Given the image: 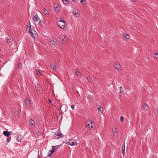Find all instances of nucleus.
<instances>
[{"label": "nucleus", "instance_id": "34", "mask_svg": "<svg viewBox=\"0 0 158 158\" xmlns=\"http://www.w3.org/2000/svg\"><path fill=\"white\" fill-rule=\"evenodd\" d=\"M18 67L19 68H22V64L20 63H19L18 64Z\"/></svg>", "mask_w": 158, "mask_h": 158}, {"label": "nucleus", "instance_id": "33", "mask_svg": "<svg viewBox=\"0 0 158 158\" xmlns=\"http://www.w3.org/2000/svg\"><path fill=\"white\" fill-rule=\"evenodd\" d=\"M86 127L88 128L89 129L90 127V124L89 123L88 124L86 125Z\"/></svg>", "mask_w": 158, "mask_h": 158}, {"label": "nucleus", "instance_id": "42", "mask_svg": "<svg viewBox=\"0 0 158 158\" xmlns=\"http://www.w3.org/2000/svg\"><path fill=\"white\" fill-rule=\"evenodd\" d=\"M90 99H91V100H92V97H91V98H90Z\"/></svg>", "mask_w": 158, "mask_h": 158}, {"label": "nucleus", "instance_id": "6", "mask_svg": "<svg viewBox=\"0 0 158 158\" xmlns=\"http://www.w3.org/2000/svg\"><path fill=\"white\" fill-rule=\"evenodd\" d=\"M55 136L57 137V139L60 138V137H64L63 135L61 133L58 132H56L55 133Z\"/></svg>", "mask_w": 158, "mask_h": 158}, {"label": "nucleus", "instance_id": "31", "mask_svg": "<svg viewBox=\"0 0 158 158\" xmlns=\"http://www.w3.org/2000/svg\"><path fill=\"white\" fill-rule=\"evenodd\" d=\"M54 8H55V10H56V11H58V10H59L58 8V7H57V6H54Z\"/></svg>", "mask_w": 158, "mask_h": 158}, {"label": "nucleus", "instance_id": "26", "mask_svg": "<svg viewBox=\"0 0 158 158\" xmlns=\"http://www.w3.org/2000/svg\"><path fill=\"white\" fill-rule=\"evenodd\" d=\"M153 54L155 56H156V57L158 58V53H157L155 51H154L153 52Z\"/></svg>", "mask_w": 158, "mask_h": 158}, {"label": "nucleus", "instance_id": "2", "mask_svg": "<svg viewBox=\"0 0 158 158\" xmlns=\"http://www.w3.org/2000/svg\"><path fill=\"white\" fill-rule=\"evenodd\" d=\"M148 106L147 104L146 103L142 104V107L139 108L140 112L141 113H143L144 112H145L148 109Z\"/></svg>", "mask_w": 158, "mask_h": 158}, {"label": "nucleus", "instance_id": "3", "mask_svg": "<svg viewBox=\"0 0 158 158\" xmlns=\"http://www.w3.org/2000/svg\"><path fill=\"white\" fill-rule=\"evenodd\" d=\"M58 26L61 28L63 29L65 27V24L64 21L62 20H60L57 22Z\"/></svg>", "mask_w": 158, "mask_h": 158}, {"label": "nucleus", "instance_id": "39", "mask_svg": "<svg viewBox=\"0 0 158 158\" xmlns=\"http://www.w3.org/2000/svg\"><path fill=\"white\" fill-rule=\"evenodd\" d=\"M41 23L40 21H39V24H41Z\"/></svg>", "mask_w": 158, "mask_h": 158}, {"label": "nucleus", "instance_id": "1", "mask_svg": "<svg viewBox=\"0 0 158 158\" xmlns=\"http://www.w3.org/2000/svg\"><path fill=\"white\" fill-rule=\"evenodd\" d=\"M27 29H28V33L33 38L35 39L38 37V34L37 32L33 28H31V23L30 22L28 23L27 25Z\"/></svg>", "mask_w": 158, "mask_h": 158}, {"label": "nucleus", "instance_id": "25", "mask_svg": "<svg viewBox=\"0 0 158 158\" xmlns=\"http://www.w3.org/2000/svg\"><path fill=\"white\" fill-rule=\"evenodd\" d=\"M94 123V122L92 121L90 122L89 123V124H90V129H91V128H93V124Z\"/></svg>", "mask_w": 158, "mask_h": 158}, {"label": "nucleus", "instance_id": "14", "mask_svg": "<svg viewBox=\"0 0 158 158\" xmlns=\"http://www.w3.org/2000/svg\"><path fill=\"white\" fill-rule=\"evenodd\" d=\"M98 111H100L101 113L102 114L103 111V108L101 106H99L97 109Z\"/></svg>", "mask_w": 158, "mask_h": 158}, {"label": "nucleus", "instance_id": "28", "mask_svg": "<svg viewBox=\"0 0 158 158\" xmlns=\"http://www.w3.org/2000/svg\"><path fill=\"white\" fill-rule=\"evenodd\" d=\"M11 137H10L9 138H8L6 139V142L7 143H9L10 142V140H11Z\"/></svg>", "mask_w": 158, "mask_h": 158}, {"label": "nucleus", "instance_id": "41", "mask_svg": "<svg viewBox=\"0 0 158 158\" xmlns=\"http://www.w3.org/2000/svg\"><path fill=\"white\" fill-rule=\"evenodd\" d=\"M10 133H12V131H10Z\"/></svg>", "mask_w": 158, "mask_h": 158}, {"label": "nucleus", "instance_id": "20", "mask_svg": "<svg viewBox=\"0 0 158 158\" xmlns=\"http://www.w3.org/2000/svg\"><path fill=\"white\" fill-rule=\"evenodd\" d=\"M29 124L30 125H34L35 124V121L34 120L32 119H31L30 121H29Z\"/></svg>", "mask_w": 158, "mask_h": 158}, {"label": "nucleus", "instance_id": "21", "mask_svg": "<svg viewBox=\"0 0 158 158\" xmlns=\"http://www.w3.org/2000/svg\"><path fill=\"white\" fill-rule=\"evenodd\" d=\"M122 153H123V156H124V153H125V146H122Z\"/></svg>", "mask_w": 158, "mask_h": 158}, {"label": "nucleus", "instance_id": "18", "mask_svg": "<svg viewBox=\"0 0 158 158\" xmlns=\"http://www.w3.org/2000/svg\"><path fill=\"white\" fill-rule=\"evenodd\" d=\"M30 100L28 98H26L25 100V104L28 105L30 104Z\"/></svg>", "mask_w": 158, "mask_h": 158}, {"label": "nucleus", "instance_id": "24", "mask_svg": "<svg viewBox=\"0 0 158 158\" xmlns=\"http://www.w3.org/2000/svg\"><path fill=\"white\" fill-rule=\"evenodd\" d=\"M87 79L89 83L91 82V81L92 80V79L91 77H87Z\"/></svg>", "mask_w": 158, "mask_h": 158}, {"label": "nucleus", "instance_id": "32", "mask_svg": "<svg viewBox=\"0 0 158 158\" xmlns=\"http://www.w3.org/2000/svg\"><path fill=\"white\" fill-rule=\"evenodd\" d=\"M84 2L85 3V0H81V3L82 4H85V3H84Z\"/></svg>", "mask_w": 158, "mask_h": 158}, {"label": "nucleus", "instance_id": "16", "mask_svg": "<svg viewBox=\"0 0 158 158\" xmlns=\"http://www.w3.org/2000/svg\"><path fill=\"white\" fill-rule=\"evenodd\" d=\"M22 137L21 135H18L16 138L17 141L18 142H20L22 140Z\"/></svg>", "mask_w": 158, "mask_h": 158}, {"label": "nucleus", "instance_id": "4", "mask_svg": "<svg viewBox=\"0 0 158 158\" xmlns=\"http://www.w3.org/2000/svg\"><path fill=\"white\" fill-rule=\"evenodd\" d=\"M60 39L64 43H65L68 41V39L65 35H61L60 36Z\"/></svg>", "mask_w": 158, "mask_h": 158}, {"label": "nucleus", "instance_id": "30", "mask_svg": "<svg viewBox=\"0 0 158 158\" xmlns=\"http://www.w3.org/2000/svg\"><path fill=\"white\" fill-rule=\"evenodd\" d=\"M51 67L53 69H55V70H56V68H57V66H56V65H54L53 66V67H52V65H51Z\"/></svg>", "mask_w": 158, "mask_h": 158}, {"label": "nucleus", "instance_id": "10", "mask_svg": "<svg viewBox=\"0 0 158 158\" xmlns=\"http://www.w3.org/2000/svg\"><path fill=\"white\" fill-rule=\"evenodd\" d=\"M33 20L35 22H37L40 20V19L38 16L37 15H36L33 17Z\"/></svg>", "mask_w": 158, "mask_h": 158}, {"label": "nucleus", "instance_id": "19", "mask_svg": "<svg viewBox=\"0 0 158 158\" xmlns=\"http://www.w3.org/2000/svg\"><path fill=\"white\" fill-rule=\"evenodd\" d=\"M64 4L65 5L67 6L68 4L69 1L68 0H62Z\"/></svg>", "mask_w": 158, "mask_h": 158}, {"label": "nucleus", "instance_id": "8", "mask_svg": "<svg viewBox=\"0 0 158 158\" xmlns=\"http://www.w3.org/2000/svg\"><path fill=\"white\" fill-rule=\"evenodd\" d=\"M73 13L74 14V16L76 17H79L80 16V14L78 12V11L77 9H74L73 10Z\"/></svg>", "mask_w": 158, "mask_h": 158}, {"label": "nucleus", "instance_id": "37", "mask_svg": "<svg viewBox=\"0 0 158 158\" xmlns=\"http://www.w3.org/2000/svg\"><path fill=\"white\" fill-rule=\"evenodd\" d=\"M48 101L49 102V104H51L52 103V102L51 101V100H48Z\"/></svg>", "mask_w": 158, "mask_h": 158}, {"label": "nucleus", "instance_id": "5", "mask_svg": "<svg viewBox=\"0 0 158 158\" xmlns=\"http://www.w3.org/2000/svg\"><path fill=\"white\" fill-rule=\"evenodd\" d=\"M72 141V139L71 140H69V141L67 142V143L71 146H73L77 144V143L75 140H73V141Z\"/></svg>", "mask_w": 158, "mask_h": 158}, {"label": "nucleus", "instance_id": "13", "mask_svg": "<svg viewBox=\"0 0 158 158\" xmlns=\"http://www.w3.org/2000/svg\"><path fill=\"white\" fill-rule=\"evenodd\" d=\"M3 135L6 136L8 137L10 135V132L7 131H4L3 132Z\"/></svg>", "mask_w": 158, "mask_h": 158}, {"label": "nucleus", "instance_id": "40", "mask_svg": "<svg viewBox=\"0 0 158 158\" xmlns=\"http://www.w3.org/2000/svg\"><path fill=\"white\" fill-rule=\"evenodd\" d=\"M72 0V1H73V2H74V1H75V0Z\"/></svg>", "mask_w": 158, "mask_h": 158}, {"label": "nucleus", "instance_id": "29", "mask_svg": "<svg viewBox=\"0 0 158 158\" xmlns=\"http://www.w3.org/2000/svg\"><path fill=\"white\" fill-rule=\"evenodd\" d=\"M120 120H121V122H123L124 120V119L123 117L121 116L120 117Z\"/></svg>", "mask_w": 158, "mask_h": 158}, {"label": "nucleus", "instance_id": "36", "mask_svg": "<svg viewBox=\"0 0 158 158\" xmlns=\"http://www.w3.org/2000/svg\"><path fill=\"white\" fill-rule=\"evenodd\" d=\"M75 107V106L74 105H71V108H72V109H73Z\"/></svg>", "mask_w": 158, "mask_h": 158}, {"label": "nucleus", "instance_id": "22", "mask_svg": "<svg viewBox=\"0 0 158 158\" xmlns=\"http://www.w3.org/2000/svg\"><path fill=\"white\" fill-rule=\"evenodd\" d=\"M60 146L59 145H58V146H52V149H54V151H55L56 152V149H57V148H58V147H59Z\"/></svg>", "mask_w": 158, "mask_h": 158}, {"label": "nucleus", "instance_id": "17", "mask_svg": "<svg viewBox=\"0 0 158 158\" xmlns=\"http://www.w3.org/2000/svg\"><path fill=\"white\" fill-rule=\"evenodd\" d=\"M73 72L76 73L78 76H80L81 75V73L78 71H77L76 69L73 70Z\"/></svg>", "mask_w": 158, "mask_h": 158}, {"label": "nucleus", "instance_id": "7", "mask_svg": "<svg viewBox=\"0 0 158 158\" xmlns=\"http://www.w3.org/2000/svg\"><path fill=\"white\" fill-rule=\"evenodd\" d=\"M114 67L117 69V70L120 71L121 70V66L118 63H115L114 65Z\"/></svg>", "mask_w": 158, "mask_h": 158}, {"label": "nucleus", "instance_id": "15", "mask_svg": "<svg viewBox=\"0 0 158 158\" xmlns=\"http://www.w3.org/2000/svg\"><path fill=\"white\" fill-rule=\"evenodd\" d=\"M122 37L124 38L127 40L128 39V35L126 34L125 33L123 34L122 35Z\"/></svg>", "mask_w": 158, "mask_h": 158}, {"label": "nucleus", "instance_id": "38", "mask_svg": "<svg viewBox=\"0 0 158 158\" xmlns=\"http://www.w3.org/2000/svg\"><path fill=\"white\" fill-rule=\"evenodd\" d=\"M122 89V86H121L120 87V91H121V90Z\"/></svg>", "mask_w": 158, "mask_h": 158}, {"label": "nucleus", "instance_id": "9", "mask_svg": "<svg viewBox=\"0 0 158 158\" xmlns=\"http://www.w3.org/2000/svg\"><path fill=\"white\" fill-rule=\"evenodd\" d=\"M49 40L51 44L53 45H57V42L55 41L52 38H50Z\"/></svg>", "mask_w": 158, "mask_h": 158}, {"label": "nucleus", "instance_id": "27", "mask_svg": "<svg viewBox=\"0 0 158 158\" xmlns=\"http://www.w3.org/2000/svg\"><path fill=\"white\" fill-rule=\"evenodd\" d=\"M11 40V39L10 38H7L6 41L8 43H9Z\"/></svg>", "mask_w": 158, "mask_h": 158}, {"label": "nucleus", "instance_id": "35", "mask_svg": "<svg viewBox=\"0 0 158 158\" xmlns=\"http://www.w3.org/2000/svg\"><path fill=\"white\" fill-rule=\"evenodd\" d=\"M37 73L38 75H39L41 74L40 72V71H37Z\"/></svg>", "mask_w": 158, "mask_h": 158}, {"label": "nucleus", "instance_id": "12", "mask_svg": "<svg viewBox=\"0 0 158 158\" xmlns=\"http://www.w3.org/2000/svg\"><path fill=\"white\" fill-rule=\"evenodd\" d=\"M43 12L45 15H47L49 14L48 11L45 8H44L43 9Z\"/></svg>", "mask_w": 158, "mask_h": 158}, {"label": "nucleus", "instance_id": "23", "mask_svg": "<svg viewBox=\"0 0 158 158\" xmlns=\"http://www.w3.org/2000/svg\"><path fill=\"white\" fill-rule=\"evenodd\" d=\"M113 135L114 136H117V131L116 130V128H115V130L113 132Z\"/></svg>", "mask_w": 158, "mask_h": 158}, {"label": "nucleus", "instance_id": "11", "mask_svg": "<svg viewBox=\"0 0 158 158\" xmlns=\"http://www.w3.org/2000/svg\"><path fill=\"white\" fill-rule=\"evenodd\" d=\"M55 151H54V149H52V150H50L49 151L48 153V155L49 156L52 157V154Z\"/></svg>", "mask_w": 158, "mask_h": 158}]
</instances>
